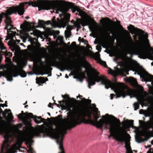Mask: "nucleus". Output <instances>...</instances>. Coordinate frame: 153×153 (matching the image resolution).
Instances as JSON below:
<instances>
[{"instance_id": "1", "label": "nucleus", "mask_w": 153, "mask_h": 153, "mask_svg": "<svg viewBox=\"0 0 153 153\" xmlns=\"http://www.w3.org/2000/svg\"><path fill=\"white\" fill-rule=\"evenodd\" d=\"M91 113L87 112L84 110L79 107L73 108L71 112V118L63 123H58L56 125L57 131L54 135L63 139L64 135L67 133V129H71L82 122L85 124L92 123L93 120L91 119Z\"/></svg>"}, {"instance_id": "2", "label": "nucleus", "mask_w": 153, "mask_h": 153, "mask_svg": "<svg viewBox=\"0 0 153 153\" xmlns=\"http://www.w3.org/2000/svg\"><path fill=\"white\" fill-rule=\"evenodd\" d=\"M98 72L94 71V74L88 77L87 81L89 88H91V86L95 84L96 82H99L101 81V84L105 85L106 88H111V89L114 90L118 97H123L124 98L126 95L130 96L131 98L133 97H136V92L134 90L127 86H124L122 83L112 82L108 80L104 76H100Z\"/></svg>"}, {"instance_id": "3", "label": "nucleus", "mask_w": 153, "mask_h": 153, "mask_svg": "<svg viewBox=\"0 0 153 153\" xmlns=\"http://www.w3.org/2000/svg\"><path fill=\"white\" fill-rule=\"evenodd\" d=\"M33 1L31 2L30 3L33 7H37L40 9L48 10L53 8L55 4L52 1ZM59 1L57 8L60 11H67L70 9L73 13L77 11L76 13V15H78L81 17L83 16L84 12L72 3L65 1Z\"/></svg>"}, {"instance_id": "4", "label": "nucleus", "mask_w": 153, "mask_h": 153, "mask_svg": "<svg viewBox=\"0 0 153 153\" xmlns=\"http://www.w3.org/2000/svg\"><path fill=\"white\" fill-rule=\"evenodd\" d=\"M24 7V3H21L18 6L10 7L9 9L7 10L6 13H1V15L3 16V18L4 17H5L6 18L5 22L6 24V26L4 27V29L7 30L8 33L11 32L10 34L11 38H13L16 36V32L15 31H11L12 30L14 29V27L11 24L12 21L11 19L8 16V15L13 13L16 14L17 13L20 15H23L25 11Z\"/></svg>"}, {"instance_id": "5", "label": "nucleus", "mask_w": 153, "mask_h": 153, "mask_svg": "<svg viewBox=\"0 0 153 153\" xmlns=\"http://www.w3.org/2000/svg\"><path fill=\"white\" fill-rule=\"evenodd\" d=\"M3 118L4 117L0 116V134H4V137L5 139L1 146L0 153H14L16 152L14 150H17L19 149L16 145L10 147L9 135L6 127V122Z\"/></svg>"}, {"instance_id": "6", "label": "nucleus", "mask_w": 153, "mask_h": 153, "mask_svg": "<svg viewBox=\"0 0 153 153\" xmlns=\"http://www.w3.org/2000/svg\"><path fill=\"white\" fill-rule=\"evenodd\" d=\"M108 115V114H106L105 116H102V118L100 119L99 121L98 119L100 117L97 115L94 116V120H93V122L90 124L98 128H101L104 126L105 128L106 129H109L110 136H114V130L116 127L115 125L110 121L107 120L105 119V116Z\"/></svg>"}, {"instance_id": "7", "label": "nucleus", "mask_w": 153, "mask_h": 153, "mask_svg": "<svg viewBox=\"0 0 153 153\" xmlns=\"http://www.w3.org/2000/svg\"><path fill=\"white\" fill-rule=\"evenodd\" d=\"M70 15L67 13L64 15L63 18L59 20L57 19V21L55 20V17H54L52 19V21H48L46 22L47 25L51 24L53 27H57L59 28L65 27L70 21Z\"/></svg>"}, {"instance_id": "8", "label": "nucleus", "mask_w": 153, "mask_h": 153, "mask_svg": "<svg viewBox=\"0 0 153 153\" xmlns=\"http://www.w3.org/2000/svg\"><path fill=\"white\" fill-rule=\"evenodd\" d=\"M53 128L51 126L43 127L37 130L30 131L28 134V136L30 139L33 138L35 136L40 137L41 133H45L49 135L53 131Z\"/></svg>"}, {"instance_id": "9", "label": "nucleus", "mask_w": 153, "mask_h": 153, "mask_svg": "<svg viewBox=\"0 0 153 153\" xmlns=\"http://www.w3.org/2000/svg\"><path fill=\"white\" fill-rule=\"evenodd\" d=\"M128 29L131 31L132 33H138L140 34L139 38L140 40L146 45L149 44V41L148 39V35L147 33L144 34L145 32L142 30L135 28L132 25H130L128 27Z\"/></svg>"}, {"instance_id": "10", "label": "nucleus", "mask_w": 153, "mask_h": 153, "mask_svg": "<svg viewBox=\"0 0 153 153\" xmlns=\"http://www.w3.org/2000/svg\"><path fill=\"white\" fill-rule=\"evenodd\" d=\"M116 127L115 128L114 134V136H112L115 138V140L120 142H125V147L127 151L129 152L131 151V148L130 147V141H126L124 137L121 134H119L116 131Z\"/></svg>"}, {"instance_id": "11", "label": "nucleus", "mask_w": 153, "mask_h": 153, "mask_svg": "<svg viewBox=\"0 0 153 153\" xmlns=\"http://www.w3.org/2000/svg\"><path fill=\"white\" fill-rule=\"evenodd\" d=\"M17 72H18V73L16 74V71H13V75L10 72L7 71L5 74L3 76L5 77L7 79V80L9 81H11L13 80V76L16 77L18 76H20L21 77L23 78L26 77L27 74L23 70L21 69H18L17 70Z\"/></svg>"}, {"instance_id": "12", "label": "nucleus", "mask_w": 153, "mask_h": 153, "mask_svg": "<svg viewBox=\"0 0 153 153\" xmlns=\"http://www.w3.org/2000/svg\"><path fill=\"white\" fill-rule=\"evenodd\" d=\"M138 55L141 58L145 59L149 57L151 59H153V52H150L144 48L140 49L138 50Z\"/></svg>"}, {"instance_id": "13", "label": "nucleus", "mask_w": 153, "mask_h": 153, "mask_svg": "<svg viewBox=\"0 0 153 153\" xmlns=\"http://www.w3.org/2000/svg\"><path fill=\"white\" fill-rule=\"evenodd\" d=\"M137 74L139 75L141 78L142 79L143 81L147 82H151L150 79L152 78V76L146 71L141 72V73L137 71L135 72Z\"/></svg>"}, {"instance_id": "14", "label": "nucleus", "mask_w": 153, "mask_h": 153, "mask_svg": "<svg viewBox=\"0 0 153 153\" xmlns=\"http://www.w3.org/2000/svg\"><path fill=\"white\" fill-rule=\"evenodd\" d=\"M27 117L30 119L32 118L34 119V122L37 124H39L42 122H44L45 120L44 119L42 118L41 117H37L34 116L31 113H28L26 115Z\"/></svg>"}, {"instance_id": "15", "label": "nucleus", "mask_w": 153, "mask_h": 153, "mask_svg": "<svg viewBox=\"0 0 153 153\" xmlns=\"http://www.w3.org/2000/svg\"><path fill=\"white\" fill-rule=\"evenodd\" d=\"M56 139V142L59 145V148L60 151L59 153H65L64 149L63 146V139H60L59 138L54 137Z\"/></svg>"}, {"instance_id": "16", "label": "nucleus", "mask_w": 153, "mask_h": 153, "mask_svg": "<svg viewBox=\"0 0 153 153\" xmlns=\"http://www.w3.org/2000/svg\"><path fill=\"white\" fill-rule=\"evenodd\" d=\"M109 73L112 75L114 77L117 76L119 75L125 76L123 72L118 68L117 70L115 71L112 70L110 68L109 70Z\"/></svg>"}, {"instance_id": "17", "label": "nucleus", "mask_w": 153, "mask_h": 153, "mask_svg": "<svg viewBox=\"0 0 153 153\" xmlns=\"http://www.w3.org/2000/svg\"><path fill=\"white\" fill-rule=\"evenodd\" d=\"M139 113L140 114H143L145 117H153V110L149 109L147 111H144L143 109L140 110Z\"/></svg>"}, {"instance_id": "18", "label": "nucleus", "mask_w": 153, "mask_h": 153, "mask_svg": "<svg viewBox=\"0 0 153 153\" xmlns=\"http://www.w3.org/2000/svg\"><path fill=\"white\" fill-rule=\"evenodd\" d=\"M67 30L65 31V36L66 38H69L71 35V30L72 29V27L70 25H67Z\"/></svg>"}, {"instance_id": "19", "label": "nucleus", "mask_w": 153, "mask_h": 153, "mask_svg": "<svg viewBox=\"0 0 153 153\" xmlns=\"http://www.w3.org/2000/svg\"><path fill=\"white\" fill-rule=\"evenodd\" d=\"M5 113H7L8 114V118L10 121H12L13 118V117L12 115V113L11 112V110L10 109H5Z\"/></svg>"}, {"instance_id": "20", "label": "nucleus", "mask_w": 153, "mask_h": 153, "mask_svg": "<svg viewBox=\"0 0 153 153\" xmlns=\"http://www.w3.org/2000/svg\"><path fill=\"white\" fill-rule=\"evenodd\" d=\"M5 56L6 60L9 61L10 60V57L12 55V53L11 52H8L7 51L3 52Z\"/></svg>"}, {"instance_id": "21", "label": "nucleus", "mask_w": 153, "mask_h": 153, "mask_svg": "<svg viewBox=\"0 0 153 153\" xmlns=\"http://www.w3.org/2000/svg\"><path fill=\"white\" fill-rule=\"evenodd\" d=\"M36 80L37 84H43L45 82L44 77H40L39 78H36Z\"/></svg>"}, {"instance_id": "22", "label": "nucleus", "mask_w": 153, "mask_h": 153, "mask_svg": "<svg viewBox=\"0 0 153 153\" xmlns=\"http://www.w3.org/2000/svg\"><path fill=\"white\" fill-rule=\"evenodd\" d=\"M29 50L32 52L36 53H38L39 52V51H40L39 49H36L35 50L34 48L31 47L30 48Z\"/></svg>"}, {"instance_id": "23", "label": "nucleus", "mask_w": 153, "mask_h": 153, "mask_svg": "<svg viewBox=\"0 0 153 153\" xmlns=\"http://www.w3.org/2000/svg\"><path fill=\"white\" fill-rule=\"evenodd\" d=\"M146 128L147 129H149L150 128H152L153 130V123L149 122L146 126Z\"/></svg>"}, {"instance_id": "24", "label": "nucleus", "mask_w": 153, "mask_h": 153, "mask_svg": "<svg viewBox=\"0 0 153 153\" xmlns=\"http://www.w3.org/2000/svg\"><path fill=\"white\" fill-rule=\"evenodd\" d=\"M25 115V113H23V111H22L21 113L17 115V117L19 119L22 120L24 118L23 115Z\"/></svg>"}, {"instance_id": "25", "label": "nucleus", "mask_w": 153, "mask_h": 153, "mask_svg": "<svg viewBox=\"0 0 153 153\" xmlns=\"http://www.w3.org/2000/svg\"><path fill=\"white\" fill-rule=\"evenodd\" d=\"M59 59V58L58 56H55L53 57L52 61V64L51 65L52 66H53L54 65V64L56 62V59Z\"/></svg>"}, {"instance_id": "26", "label": "nucleus", "mask_w": 153, "mask_h": 153, "mask_svg": "<svg viewBox=\"0 0 153 153\" xmlns=\"http://www.w3.org/2000/svg\"><path fill=\"white\" fill-rule=\"evenodd\" d=\"M0 49L1 50H5L6 49V48L4 46V44L2 42L1 39H0Z\"/></svg>"}, {"instance_id": "27", "label": "nucleus", "mask_w": 153, "mask_h": 153, "mask_svg": "<svg viewBox=\"0 0 153 153\" xmlns=\"http://www.w3.org/2000/svg\"><path fill=\"white\" fill-rule=\"evenodd\" d=\"M44 24V21L39 20L38 25L39 27H43Z\"/></svg>"}, {"instance_id": "28", "label": "nucleus", "mask_w": 153, "mask_h": 153, "mask_svg": "<svg viewBox=\"0 0 153 153\" xmlns=\"http://www.w3.org/2000/svg\"><path fill=\"white\" fill-rule=\"evenodd\" d=\"M92 105H93L94 108V112L97 114V115H99V113H100V111L98 110V108L96 107V105L95 104H92Z\"/></svg>"}, {"instance_id": "29", "label": "nucleus", "mask_w": 153, "mask_h": 153, "mask_svg": "<svg viewBox=\"0 0 153 153\" xmlns=\"http://www.w3.org/2000/svg\"><path fill=\"white\" fill-rule=\"evenodd\" d=\"M133 106L134 108V110L135 111L139 108V104L137 102H135L133 104Z\"/></svg>"}, {"instance_id": "30", "label": "nucleus", "mask_w": 153, "mask_h": 153, "mask_svg": "<svg viewBox=\"0 0 153 153\" xmlns=\"http://www.w3.org/2000/svg\"><path fill=\"white\" fill-rule=\"evenodd\" d=\"M1 106L0 105V107H1ZM0 111L1 112H2V114H3V115L4 118L5 120H7L8 119V117L7 116L6 114V113H5V112L4 113L3 112V111H2V109L1 108V107H0Z\"/></svg>"}, {"instance_id": "31", "label": "nucleus", "mask_w": 153, "mask_h": 153, "mask_svg": "<svg viewBox=\"0 0 153 153\" xmlns=\"http://www.w3.org/2000/svg\"><path fill=\"white\" fill-rule=\"evenodd\" d=\"M1 106L0 105V107H1ZM0 111L1 112H2V114H3V115L4 118L5 120H7L8 119V117L7 116L6 114V113H5V112L4 113L3 112V111H2V109L1 108V107H0Z\"/></svg>"}, {"instance_id": "32", "label": "nucleus", "mask_w": 153, "mask_h": 153, "mask_svg": "<svg viewBox=\"0 0 153 153\" xmlns=\"http://www.w3.org/2000/svg\"><path fill=\"white\" fill-rule=\"evenodd\" d=\"M27 152L29 153H34V151L33 150V148L30 146L28 148V149L27 150Z\"/></svg>"}, {"instance_id": "33", "label": "nucleus", "mask_w": 153, "mask_h": 153, "mask_svg": "<svg viewBox=\"0 0 153 153\" xmlns=\"http://www.w3.org/2000/svg\"><path fill=\"white\" fill-rule=\"evenodd\" d=\"M74 25L75 27L78 28H81L80 24L78 22H74Z\"/></svg>"}, {"instance_id": "34", "label": "nucleus", "mask_w": 153, "mask_h": 153, "mask_svg": "<svg viewBox=\"0 0 153 153\" xmlns=\"http://www.w3.org/2000/svg\"><path fill=\"white\" fill-rule=\"evenodd\" d=\"M61 109L62 110H67L68 108L67 106H64L63 105H61Z\"/></svg>"}, {"instance_id": "35", "label": "nucleus", "mask_w": 153, "mask_h": 153, "mask_svg": "<svg viewBox=\"0 0 153 153\" xmlns=\"http://www.w3.org/2000/svg\"><path fill=\"white\" fill-rule=\"evenodd\" d=\"M84 99L85 100V102H87V103L88 104H90L91 103V100H86L85 98H84Z\"/></svg>"}, {"instance_id": "36", "label": "nucleus", "mask_w": 153, "mask_h": 153, "mask_svg": "<svg viewBox=\"0 0 153 153\" xmlns=\"http://www.w3.org/2000/svg\"><path fill=\"white\" fill-rule=\"evenodd\" d=\"M33 65L35 66H37V62L36 60H34L33 61Z\"/></svg>"}, {"instance_id": "37", "label": "nucleus", "mask_w": 153, "mask_h": 153, "mask_svg": "<svg viewBox=\"0 0 153 153\" xmlns=\"http://www.w3.org/2000/svg\"><path fill=\"white\" fill-rule=\"evenodd\" d=\"M101 64H102L104 67H107L106 63L105 62H102L101 63Z\"/></svg>"}, {"instance_id": "38", "label": "nucleus", "mask_w": 153, "mask_h": 153, "mask_svg": "<svg viewBox=\"0 0 153 153\" xmlns=\"http://www.w3.org/2000/svg\"><path fill=\"white\" fill-rule=\"evenodd\" d=\"M0 105L2 107H4V106L6 107L7 106V104H0Z\"/></svg>"}, {"instance_id": "39", "label": "nucleus", "mask_w": 153, "mask_h": 153, "mask_svg": "<svg viewBox=\"0 0 153 153\" xmlns=\"http://www.w3.org/2000/svg\"><path fill=\"white\" fill-rule=\"evenodd\" d=\"M114 95L113 94H110V99L112 100L113 99V97Z\"/></svg>"}, {"instance_id": "40", "label": "nucleus", "mask_w": 153, "mask_h": 153, "mask_svg": "<svg viewBox=\"0 0 153 153\" xmlns=\"http://www.w3.org/2000/svg\"><path fill=\"white\" fill-rule=\"evenodd\" d=\"M97 50L98 51H99L100 49H101V48L99 46H97Z\"/></svg>"}, {"instance_id": "41", "label": "nucleus", "mask_w": 153, "mask_h": 153, "mask_svg": "<svg viewBox=\"0 0 153 153\" xmlns=\"http://www.w3.org/2000/svg\"><path fill=\"white\" fill-rule=\"evenodd\" d=\"M60 65L61 67H64L65 65V63L64 62L61 63L60 64Z\"/></svg>"}, {"instance_id": "42", "label": "nucleus", "mask_w": 153, "mask_h": 153, "mask_svg": "<svg viewBox=\"0 0 153 153\" xmlns=\"http://www.w3.org/2000/svg\"><path fill=\"white\" fill-rule=\"evenodd\" d=\"M52 105V103H50L48 105V106L49 107H51L52 108H53V107H51Z\"/></svg>"}, {"instance_id": "43", "label": "nucleus", "mask_w": 153, "mask_h": 153, "mask_svg": "<svg viewBox=\"0 0 153 153\" xmlns=\"http://www.w3.org/2000/svg\"><path fill=\"white\" fill-rule=\"evenodd\" d=\"M88 25V23L87 22H85L82 25L83 26H85L87 25Z\"/></svg>"}, {"instance_id": "44", "label": "nucleus", "mask_w": 153, "mask_h": 153, "mask_svg": "<svg viewBox=\"0 0 153 153\" xmlns=\"http://www.w3.org/2000/svg\"><path fill=\"white\" fill-rule=\"evenodd\" d=\"M135 138H136V142H138V143H140L141 142H142V141H139L138 140H137V138L136 137Z\"/></svg>"}, {"instance_id": "45", "label": "nucleus", "mask_w": 153, "mask_h": 153, "mask_svg": "<svg viewBox=\"0 0 153 153\" xmlns=\"http://www.w3.org/2000/svg\"><path fill=\"white\" fill-rule=\"evenodd\" d=\"M54 105H57V106L58 107H59H59H60V105H59V104H57V103H54Z\"/></svg>"}, {"instance_id": "46", "label": "nucleus", "mask_w": 153, "mask_h": 153, "mask_svg": "<svg viewBox=\"0 0 153 153\" xmlns=\"http://www.w3.org/2000/svg\"><path fill=\"white\" fill-rule=\"evenodd\" d=\"M2 58L0 54V62H1L2 59Z\"/></svg>"}, {"instance_id": "47", "label": "nucleus", "mask_w": 153, "mask_h": 153, "mask_svg": "<svg viewBox=\"0 0 153 153\" xmlns=\"http://www.w3.org/2000/svg\"><path fill=\"white\" fill-rule=\"evenodd\" d=\"M45 82L46 81H48V79L47 78H46L45 79Z\"/></svg>"}, {"instance_id": "48", "label": "nucleus", "mask_w": 153, "mask_h": 153, "mask_svg": "<svg viewBox=\"0 0 153 153\" xmlns=\"http://www.w3.org/2000/svg\"><path fill=\"white\" fill-rule=\"evenodd\" d=\"M29 41H30L31 43H32L33 41L32 40V39H29Z\"/></svg>"}, {"instance_id": "49", "label": "nucleus", "mask_w": 153, "mask_h": 153, "mask_svg": "<svg viewBox=\"0 0 153 153\" xmlns=\"http://www.w3.org/2000/svg\"><path fill=\"white\" fill-rule=\"evenodd\" d=\"M29 18L30 17L29 16H26L25 17V19H29Z\"/></svg>"}, {"instance_id": "50", "label": "nucleus", "mask_w": 153, "mask_h": 153, "mask_svg": "<svg viewBox=\"0 0 153 153\" xmlns=\"http://www.w3.org/2000/svg\"><path fill=\"white\" fill-rule=\"evenodd\" d=\"M130 42H131V43H132L133 42H132V39L130 38Z\"/></svg>"}, {"instance_id": "51", "label": "nucleus", "mask_w": 153, "mask_h": 153, "mask_svg": "<svg viewBox=\"0 0 153 153\" xmlns=\"http://www.w3.org/2000/svg\"><path fill=\"white\" fill-rule=\"evenodd\" d=\"M58 102H59V103H60V104H61V103L62 102H63L62 101H59Z\"/></svg>"}, {"instance_id": "52", "label": "nucleus", "mask_w": 153, "mask_h": 153, "mask_svg": "<svg viewBox=\"0 0 153 153\" xmlns=\"http://www.w3.org/2000/svg\"><path fill=\"white\" fill-rule=\"evenodd\" d=\"M152 104H153V97L152 98Z\"/></svg>"}, {"instance_id": "53", "label": "nucleus", "mask_w": 153, "mask_h": 153, "mask_svg": "<svg viewBox=\"0 0 153 153\" xmlns=\"http://www.w3.org/2000/svg\"><path fill=\"white\" fill-rule=\"evenodd\" d=\"M65 77L66 78H68V76H67V74L66 75V76H65Z\"/></svg>"}, {"instance_id": "54", "label": "nucleus", "mask_w": 153, "mask_h": 153, "mask_svg": "<svg viewBox=\"0 0 153 153\" xmlns=\"http://www.w3.org/2000/svg\"><path fill=\"white\" fill-rule=\"evenodd\" d=\"M58 68L59 69H60L61 71H63V70H62V69L61 68H60V67H58Z\"/></svg>"}, {"instance_id": "55", "label": "nucleus", "mask_w": 153, "mask_h": 153, "mask_svg": "<svg viewBox=\"0 0 153 153\" xmlns=\"http://www.w3.org/2000/svg\"><path fill=\"white\" fill-rule=\"evenodd\" d=\"M151 144L152 145H153V140H152L151 141Z\"/></svg>"}, {"instance_id": "56", "label": "nucleus", "mask_w": 153, "mask_h": 153, "mask_svg": "<svg viewBox=\"0 0 153 153\" xmlns=\"http://www.w3.org/2000/svg\"><path fill=\"white\" fill-rule=\"evenodd\" d=\"M71 100H74V101H75V100H75V99L74 98H72V99H71Z\"/></svg>"}, {"instance_id": "57", "label": "nucleus", "mask_w": 153, "mask_h": 153, "mask_svg": "<svg viewBox=\"0 0 153 153\" xmlns=\"http://www.w3.org/2000/svg\"><path fill=\"white\" fill-rule=\"evenodd\" d=\"M62 97L63 98H65V96H64L63 95H62Z\"/></svg>"}, {"instance_id": "58", "label": "nucleus", "mask_w": 153, "mask_h": 153, "mask_svg": "<svg viewBox=\"0 0 153 153\" xmlns=\"http://www.w3.org/2000/svg\"><path fill=\"white\" fill-rule=\"evenodd\" d=\"M80 81L81 82H82V79H80Z\"/></svg>"}, {"instance_id": "59", "label": "nucleus", "mask_w": 153, "mask_h": 153, "mask_svg": "<svg viewBox=\"0 0 153 153\" xmlns=\"http://www.w3.org/2000/svg\"><path fill=\"white\" fill-rule=\"evenodd\" d=\"M94 43L95 44H98V43L97 42H94Z\"/></svg>"}, {"instance_id": "60", "label": "nucleus", "mask_w": 153, "mask_h": 153, "mask_svg": "<svg viewBox=\"0 0 153 153\" xmlns=\"http://www.w3.org/2000/svg\"><path fill=\"white\" fill-rule=\"evenodd\" d=\"M133 125V123H131V127H133L132 126Z\"/></svg>"}, {"instance_id": "61", "label": "nucleus", "mask_w": 153, "mask_h": 153, "mask_svg": "<svg viewBox=\"0 0 153 153\" xmlns=\"http://www.w3.org/2000/svg\"><path fill=\"white\" fill-rule=\"evenodd\" d=\"M128 128H130V126H129V125H128Z\"/></svg>"}, {"instance_id": "62", "label": "nucleus", "mask_w": 153, "mask_h": 153, "mask_svg": "<svg viewBox=\"0 0 153 153\" xmlns=\"http://www.w3.org/2000/svg\"><path fill=\"white\" fill-rule=\"evenodd\" d=\"M71 23H72V22H74H74H74V20H72V21H71Z\"/></svg>"}, {"instance_id": "63", "label": "nucleus", "mask_w": 153, "mask_h": 153, "mask_svg": "<svg viewBox=\"0 0 153 153\" xmlns=\"http://www.w3.org/2000/svg\"><path fill=\"white\" fill-rule=\"evenodd\" d=\"M134 151L135 152H137V150H134Z\"/></svg>"}, {"instance_id": "64", "label": "nucleus", "mask_w": 153, "mask_h": 153, "mask_svg": "<svg viewBox=\"0 0 153 153\" xmlns=\"http://www.w3.org/2000/svg\"><path fill=\"white\" fill-rule=\"evenodd\" d=\"M82 96L80 95L79 96V97L80 99H81V97H82Z\"/></svg>"}]
</instances>
